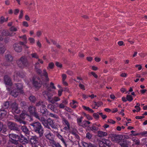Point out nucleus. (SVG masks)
<instances>
[{
  "mask_svg": "<svg viewBox=\"0 0 147 147\" xmlns=\"http://www.w3.org/2000/svg\"><path fill=\"white\" fill-rule=\"evenodd\" d=\"M30 100L32 102H34L36 100L35 97L33 96H30L29 97Z\"/></svg>",
  "mask_w": 147,
  "mask_h": 147,
  "instance_id": "obj_44",
  "label": "nucleus"
},
{
  "mask_svg": "<svg viewBox=\"0 0 147 147\" xmlns=\"http://www.w3.org/2000/svg\"><path fill=\"white\" fill-rule=\"evenodd\" d=\"M79 87L82 89L83 90H85L84 86L81 84L80 83L79 85Z\"/></svg>",
  "mask_w": 147,
  "mask_h": 147,
  "instance_id": "obj_57",
  "label": "nucleus"
},
{
  "mask_svg": "<svg viewBox=\"0 0 147 147\" xmlns=\"http://www.w3.org/2000/svg\"><path fill=\"white\" fill-rule=\"evenodd\" d=\"M82 144L84 147H89V143L88 144L84 142H82Z\"/></svg>",
  "mask_w": 147,
  "mask_h": 147,
  "instance_id": "obj_41",
  "label": "nucleus"
},
{
  "mask_svg": "<svg viewBox=\"0 0 147 147\" xmlns=\"http://www.w3.org/2000/svg\"><path fill=\"white\" fill-rule=\"evenodd\" d=\"M82 115L88 120H91L92 119V117L88 114H86L85 113H83Z\"/></svg>",
  "mask_w": 147,
  "mask_h": 147,
  "instance_id": "obj_29",
  "label": "nucleus"
},
{
  "mask_svg": "<svg viewBox=\"0 0 147 147\" xmlns=\"http://www.w3.org/2000/svg\"><path fill=\"white\" fill-rule=\"evenodd\" d=\"M9 137L10 141L12 143L16 144L18 143V141L19 138L18 135L14 134H9Z\"/></svg>",
  "mask_w": 147,
  "mask_h": 147,
  "instance_id": "obj_7",
  "label": "nucleus"
},
{
  "mask_svg": "<svg viewBox=\"0 0 147 147\" xmlns=\"http://www.w3.org/2000/svg\"><path fill=\"white\" fill-rule=\"evenodd\" d=\"M3 105L5 109L7 108L9 106V103L8 102H6L4 103Z\"/></svg>",
  "mask_w": 147,
  "mask_h": 147,
  "instance_id": "obj_49",
  "label": "nucleus"
},
{
  "mask_svg": "<svg viewBox=\"0 0 147 147\" xmlns=\"http://www.w3.org/2000/svg\"><path fill=\"white\" fill-rule=\"evenodd\" d=\"M63 91L62 89H60L58 91V95L59 96H61L62 95V93Z\"/></svg>",
  "mask_w": 147,
  "mask_h": 147,
  "instance_id": "obj_55",
  "label": "nucleus"
},
{
  "mask_svg": "<svg viewBox=\"0 0 147 147\" xmlns=\"http://www.w3.org/2000/svg\"><path fill=\"white\" fill-rule=\"evenodd\" d=\"M90 129L91 131H95L98 130V128L97 127L92 126L90 127Z\"/></svg>",
  "mask_w": 147,
  "mask_h": 147,
  "instance_id": "obj_35",
  "label": "nucleus"
},
{
  "mask_svg": "<svg viewBox=\"0 0 147 147\" xmlns=\"http://www.w3.org/2000/svg\"><path fill=\"white\" fill-rule=\"evenodd\" d=\"M7 114L6 111L4 110H1L0 111V119H2L6 117Z\"/></svg>",
  "mask_w": 147,
  "mask_h": 147,
  "instance_id": "obj_19",
  "label": "nucleus"
},
{
  "mask_svg": "<svg viewBox=\"0 0 147 147\" xmlns=\"http://www.w3.org/2000/svg\"><path fill=\"white\" fill-rule=\"evenodd\" d=\"M33 127L35 132L38 133L40 136H42L43 134V130L41 124L38 122L30 124Z\"/></svg>",
  "mask_w": 147,
  "mask_h": 147,
  "instance_id": "obj_4",
  "label": "nucleus"
},
{
  "mask_svg": "<svg viewBox=\"0 0 147 147\" xmlns=\"http://www.w3.org/2000/svg\"><path fill=\"white\" fill-rule=\"evenodd\" d=\"M92 137V135L91 134L89 133H88L86 134V137L88 139H90Z\"/></svg>",
  "mask_w": 147,
  "mask_h": 147,
  "instance_id": "obj_53",
  "label": "nucleus"
},
{
  "mask_svg": "<svg viewBox=\"0 0 147 147\" xmlns=\"http://www.w3.org/2000/svg\"><path fill=\"white\" fill-rule=\"evenodd\" d=\"M7 125L9 128L11 130L14 129L15 127V124L10 122L8 123Z\"/></svg>",
  "mask_w": 147,
  "mask_h": 147,
  "instance_id": "obj_24",
  "label": "nucleus"
},
{
  "mask_svg": "<svg viewBox=\"0 0 147 147\" xmlns=\"http://www.w3.org/2000/svg\"><path fill=\"white\" fill-rule=\"evenodd\" d=\"M65 109L68 112H70L71 111V109L68 107H65Z\"/></svg>",
  "mask_w": 147,
  "mask_h": 147,
  "instance_id": "obj_60",
  "label": "nucleus"
},
{
  "mask_svg": "<svg viewBox=\"0 0 147 147\" xmlns=\"http://www.w3.org/2000/svg\"><path fill=\"white\" fill-rule=\"evenodd\" d=\"M102 104V103L101 102H95L92 105V107L93 109H97Z\"/></svg>",
  "mask_w": 147,
  "mask_h": 147,
  "instance_id": "obj_17",
  "label": "nucleus"
},
{
  "mask_svg": "<svg viewBox=\"0 0 147 147\" xmlns=\"http://www.w3.org/2000/svg\"><path fill=\"white\" fill-rule=\"evenodd\" d=\"M119 138V136L115 134L112 135L111 136V140L114 142H117Z\"/></svg>",
  "mask_w": 147,
  "mask_h": 147,
  "instance_id": "obj_20",
  "label": "nucleus"
},
{
  "mask_svg": "<svg viewBox=\"0 0 147 147\" xmlns=\"http://www.w3.org/2000/svg\"><path fill=\"white\" fill-rule=\"evenodd\" d=\"M14 89L11 91V94L14 97H17L19 93H22L23 85L22 84L18 83L14 86Z\"/></svg>",
  "mask_w": 147,
  "mask_h": 147,
  "instance_id": "obj_3",
  "label": "nucleus"
},
{
  "mask_svg": "<svg viewBox=\"0 0 147 147\" xmlns=\"http://www.w3.org/2000/svg\"><path fill=\"white\" fill-rule=\"evenodd\" d=\"M83 117H78L77 118V122L78 124L80 126L81 125L82 122Z\"/></svg>",
  "mask_w": 147,
  "mask_h": 147,
  "instance_id": "obj_28",
  "label": "nucleus"
},
{
  "mask_svg": "<svg viewBox=\"0 0 147 147\" xmlns=\"http://www.w3.org/2000/svg\"><path fill=\"white\" fill-rule=\"evenodd\" d=\"M82 107L84 109L92 113L94 112V111L92 109L88 107L83 105L82 106Z\"/></svg>",
  "mask_w": 147,
  "mask_h": 147,
  "instance_id": "obj_25",
  "label": "nucleus"
},
{
  "mask_svg": "<svg viewBox=\"0 0 147 147\" xmlns=\"http://www.w3.org/2000/svg\"><path fill=\"white\" fill-rule=\"evenodd\" d=\"M53 146V147H61L59 144L56 143L54 141H52Z\"/></svg>",
  "mask_w": 147,
  "mask_h": 147,
  "instance_id": "obj_31",
  "label": "nucleus"
},
{
  "mask_svg": "<svg viewBox=\"0 0 147 147\" xmlns=\"http://www.w3.org/2000/svg\"><path fill=\"white\" fill-rule=\"evenodd\" d=\"M11 107L12 112L13 113H18L20 112V110L18 107V105L16 102L12 104Z\"/></svg>",
  "mask_w": 147,
  "mask_h": 147,
  "instance_id": "obj_10",
  "label": "nucleus"
},
{
  "mask_svg": "<svg viewBox=\"0 0 147 147\" xmlns=\"http://www.w3.org/2000/svg\"><path fill=\"white\" fill-rule=\"evenodd\" d=\"M4 81L6 85V86L7 90L8 91H10V90L9 88V87H10L11 88V86L12 84V83L11 79L8 76H6L4 77Z\"/></svg>",
  "mask_w": 147,
  "mask_h": 147,
  "instance_id": "obj_8",
  "label": "nucleus"
},
{
  "mask_svg": "<svg viewBox=\"0 0 147 147\" xmlns=\"http://www.w3.org/2000/svg\"><path fill=\"white\" fill-rule=\"evenodd\" d=\"M23 14V11L22 10H21L20 11V14L19 16V19H21L22 18Z\"/></svg>",
  "mask_w": 147,
  "mask_h": 147,
  "instance_id": "obj_52",
  "label": "nucleus"
},
{
  "mask_svg": "<svg viewBox=\"0 0 147 147\" xmlns=\"http://www.w3.org/2000/svg\"><path fill=\"white\" fill-rule=\"evenodd\" d=\"M5 58L7 60L9 61H11L13 60V57L10 55H7L5 56Z\"/></svg>",
  "mask_w": 147,
  "mask_h": 147,
  "instance_id": "obj_32",
  "label": "nucleus"
},
{
  "mask_svg": "<svg viewBox=\"0 0 147 147\" xmlns=\"http://www.w3.org/2000/svg\"><path fill=\"white\" fill-rule=\"evenodd\" d=\"M21 138H22V139L24 140V142L23 143L24 144H25L26 143H28V140L26 138H25L23 136H21Z\"/></svg>",
  "mask_w": 147,
  "mask_h": 147,
  "instance_id": "obj_36",
  "label": "nucleus"
},
{
  "mask_svg": "<svg viewBox=\"0 0 147 147\" xmlns=\"http://www.w3.org/2000/svg\"><path fill=\"white\" fill-rule=\"evenodd\" d=\"M8 18H7L6 20L4 17H2L0 18V22L1 23H3L4 22L6 21L7 20Z\"/></svg>",
  "mask_w": 147,
  "mask_h": 147,
  "instance_id": "obj_45",
  "label": "nucleus"
},
{
  "mask_svg": "<svg viewBox=\"0 0 147 147\" xmlns=\"http://www.w3.org/2000/svg\"><path fill=\"white\" fill-rule=\"evenodd\" d=\"M28 41L31 44H33L35 43V40L32 37H30L28 39Z\"/></svg>",
  "mask_w": 147,
  "mask_h": 147,
  "instance_id": "obj_34",
  "label": "nucleus"
},
{
  "mask_svg": "<svg viewBox=\"0 0 147 147\" xmlns=\"http://www.w3.org/2000/svg\"><path fill=\"white\" fill-rule=\"evenodd\" d=\"M93 116L95 119H98L99 117L98 113H94L93 114Z\"/></svg>",
  "mask_w": 147,
  "mask_h": 147,
  "instance_id": "obj_43",
  "label": "nucleus"
},
{
  "mask_svg": "<svg viewBox=\"0 0 147 147\" xmlns=\"http://www.w3.org/2000/svg\"><path fill=\"white\" fill-rule=\"evenodd\" d=\"M91 69L93 70L96 71L98 70V68L97 67L94 66H91Z\"/></svg>",
  "mask_w": 147,
  "mask_h": 147,
  "instance_id": "obj_61",
  "label": "nucleus"
},
{
  "mask_svg": "<svg viewBox=\"0 0 147 147\" xmlns=\"http://www.w3.org/2000/svg\"><path fill=\"white\" fill-rule=\"evenodd\" d=\"M22 25L26 27H28L29 26L28 22L25 21L23 22Z\"/></svg>",
  "mask_w": 147,
  "mask_h": 147,
  "instance_id": "obj_48",
  "label": "nucleus"
},
{
  "mask_svg": "<svg viewBox=\"0 0 147 147\" xmlns=\"http://www.w3.org/2000/svg\"><path fill=\"white\" fill-rule=\"evenodd\" d=\"M43 73L42 74V75L45 76L46 78H47V80L48 81V74L47 72L46 71V70L44 69L43 70Z\"/></svg>",
  "mask_w": 147,
  "mask_h": 147,
  "instance_id": "obj_39",
  "label": "nucleus"
},
{
  "mask_svg": "<svg viewBox=\"0 0 147 147\" xmlns=\"http://www.w3.org/2000/svg\"><path fill=\"white\" fill-rule=\"evenodd\" d=\"M54 66V64L52 63H51L49 64V67H47L48 69L49 68L52 69L53 67Z\"/></svg>",
  "mask_w": 147,
  "mask_h": 147,
  "instance_id": "obj_51",
  "label": "nucleus"
},
{
  "mask_svg": "<svg viewBox=\"0 0 147 147\" xmlns=\"http://www.w3.org/2000/svg\"><path fill=\"white\" fill-rule=\"evenodd\" d=\"M5 49L3 45L0 44V53H3L5 51Z\"/></svg>",
  "mask_w": 147,
  "mask_h": 147,
  "instance_id": "obj_30",
  "label": "nucleus"
},
{
  "mask_svg": "<svg viewBox=\"0 0 147 147\" xmlns=\"http://www.w3.org/2000/svg\"><path fill=\"white\" fill-rule=\"evenodd\" d=\"M45 136L46 138L51 141V143L53 145V142H52V141H53V136L51 132H49L48 133H45Z\"/></svg>",
  "mask_w": 147,
  "mask_h": 147,
  "instance_id": "obj_15",
  "label": "nucleus"
},
{
  "mask_svg": "<svg viewBox=\"0 0 147 147\" xmlns=\"http://www.w3.org/2000/svg\"><path fill=\"white\" fill-rule=\"evenodd\" d=\"M135 67H138V69L139 70H141L142 69V66L140 65H135Z\"/></svg>",
  "mask_w": 147,
  "mask_h": 147,
  "instance_id": "obj_59",
  "label": "nucleus"
},
{
  "mask_svg": "<svg viewBox=\"0 0 147 147\" xmlns=\"http://www.w3.org/2000/svg\"><path fill=\"white\" fill-rule=\"evenodd\" d=\"M132 140L135 142V144H138L140 143L139 140L136 138H133Z\"/></svg>",
  "mask_w": 147,
  "mask_h": 147,
  "instance_id": "obj_38",
  "label": "nucleus"
},
{
  "mask_svg": "<svg viewBox=\"0 0 147 147\" xmlns=\"http://www.w3.org/2000/svg\"><path fill=\"white\" fill-rule=\"evenodd\" d=\"M57 136L59 138V139H60L61 140L62 142L63 143L65 144V141H64V140L63 139L62 136H61V135H60L59 134H58L57 135Z\"/></svg>",
  "mask_w": 147,
  "mask_h": 147,
  "instance_id": "obj_42",
  "label": "nucleus"
},
{
  "mask_svg": "<svg viewBox=\"0 0 147 147\" xmlns=\"http://www.w3.org/2000/svg\"><path fill=\"white\" fill-rule=\"evenodd\" d=\"M21 128L22 131L25 134H29V131L26 126H22Z\"/></svg>",
  "mask_w": 147,
  "mask_h": 147,
  "instance_id": "obj_26",
  "label": "nucleus"
},
{
  "mask_svg": "<svg viewBox=\"0 0 147 147\" xmlns=\"http://www.w3.org/2000/svg\"><path fill=\"white\" fill-rule=\"evenodd\" d=\"M30 142L31 144H33L37 143L38 141L35 137L33 136L30 139Z\"/></svg>",
  "mask_w": 147,
  "mask_h": 147,
  "instance_id": "obj_23",
  "label": "nucleus"
},
{
  "mask_svg": "<svg viewBox=\"0 0 147 147\" xmlns=\"http://www.w3.org/2000/svg\"><path fill=\"white\" fill-rule=\"evenodd\" d=\"M31 56L32 57L36 58H38V55L36 53H34L31 54Z\"/></svg>",
  "mask_w": 147,
  "mask_h": 147,
  "instance_id": "obj_54",
  "label": "nucleus"
},
{
  "mask_svg": "<svg viewBox=\"0 0 147 147\" xmlns=\"http://www.w3.org/2000/svg\"><path fill=\"white\" fill-rule=\"evenodd\" d=\"M32 116H34L36 118H38V115L36 112V109L34 107L30 106L28 108V111L24 110L23 112L20 115V117L23 119L26 118L27 120L30 121L33 119Z\"/></svg>",
  "mask_w": 147,
  "mask_h": 147,
  "instance_id": "obj_1",
  "label": "nucleus"
},
{
  "mask_svg": "<svg viewBox=\"0 0 147 147\" xmlns=\"http://www.w3.org/2000/svg\"><path fill=\"white\" fill-rule=\"evenodd\" d=\"M63 124L65 126L64 127V129L66 130H69L70 128L69 124L68 122L65 119H63Z\"/></svg>",
  "mask_w": 147,
  "mask_h": 147,
  "instance_id": "obj_13",
  "label": "nucleus"
},
{
  "mask_svg": "<svg viewBox=\"0 0 147 147\" xmlns=\"http://www.w3.org/2000/svg\"><path fill=\"white\" fill-rule=\"evenodd\" d=\"M47 121L48 124H49L50 125H52V124L53 123V121L50 118L47 119Z\"/></svg>",
  "mask_w": 147,
  "mask_h": 147,
  "instance_id": "obj_46",
  "label": "nucleus"
},
{
  "mask_svg": "<svg viewBox=\"0 0 147 147\" xmlns=\"http://www.w3.org/2000/svg\"><path fill=\"white\" fill-rule=\"evenodd\" d=\"M18 65L22 68L26 67L28 65L27 59L24 57H22L17 61Z\"/></svg>",
  "mask_w": 147,
  "mask_h": 147,
  "instance_id": "obj_6",
  "label": "nucleus"
},
{
  "mask_svg": "<svg viewBox=\"0 0 147 147\" xmlns=\"http://www.w3.org/2000/svg\"><path fill=\"white\" fill-rule=\"evenodd\" d=\"M19 29L18 28H16L14 26L11 27L10 29V31L9 32L8 31H5L1 33L0 34V41L2 40L4 38H5V36H13L15 34V33H13L12 31H16Z\"/></svg>",
  "mask_w": 147,
  "mask_h": 147,
  "instance_id": "obj_5",
  "label": "nucleus"
},
{
  "mask_svg": "<svg viewBox=\"0 0 147 147\" xmlns=\"http://www.w3.org/2000/svg\"><path fill=\"white\" fill-rule=\"evenodd\" d=\"M103 142H104L105 144L107 145H110L111 144V142L108 140H104Z\"/></svg>",
  "mask_w": 147,
  "mask_h": 147,
  "instance_id": "obj_40",
  "label": "nucleus"
},
{
  "mask_svg": "<svg viewBox=\"0 0 147 147\" xmlns=\"http://www.w3.org/2000/svg\"><path fill=\"white\" fill-rule=\"evenodd\" d=\"M107 134L106 132H104L101 131H99L98 132V136L100 137L107 136Z\"/></svg>",
  "mask_w": 147,
  "mask_h": 147,
  "instance_id": "obj_22",
  "label": "nucleus"
},
{
  "mask_svg": "<svg viewBox=\"0 0 147 147\" xmlns=\"http://www.w3.org/2000/svg\"><path fill=\"white\" fill-rule=\"evenodd\" d=\"M59 107L60 108H64L65 107V105L63 104V103H61L59 105Z\"/></svg>",
  "mask_w": 147,
  "mask_h": 147,
  "instance_id": "obj_62",
  "label": "nucleus"
},
{
  "mask_svg": "<svg viewBox=\"0 0 147 147\" xmlns=\"http://www.w3.org/2000/svg\"><path fill=\"white\" fill-rule=\"evenodd\" d=\"M48 108L50 109L51 111L56 113H58L59 110L55 107L54 106L51 104H49L47 106Z\"/></svg>",
  "mask_w": 147,
  "mask_h": 147,
  "instance_id": "obj_16",
  "label": "nucleus"
},
{
  "mask_svg": "<svg viewBox=\"0 0 147 147\" xmlns=\"http://www.w3.org/2000/svg\"><path fill=\"white\" fill-rule=\"evenodd\" d=\"M21 74L19 72H15L14 75V79L16 80L20 78H22Z\"/></svg>",
  "mask_w": 147,
  "mask_h": 147,
  "instance_id": "obj_18",
  "label": "nucleus"
},
{
  "mask_svg": "<svg viewBox=\"0 0 147 147\" xmlns=\"http://www.w3.org/2000/svg\"><path fill=\"white\" fill-rule=\"evenodd\" d=\"M71 106L73 108H75L78 106V102L75 101L73 100L72 102L70 103Z\"/></svg>",
  "mask_w": 147,
  "mask_h": 147,
  "instance_id": "obj_21",
  "label": "nucleus"
},
{
  "mask_svg": "<svg viewBox=\"0 0 147 147\" xmlns=\"http://www.w3.org/2000/svg\"><path fill=\"white\" fill-rule=\"evenodd\" d=\"M107 122L108 123L112 124H114L115 123V121L111 119H109L108 120Z\"/></svg>",
  "mask_w": 147,
  "mask_h": 147,
  "instance_id": "obj_50",
  "label": "nucleus"
},
{
  "mask_svg": "<svg viewBox=\"0 0 147 147\" xmlns=\"http://www.w3.org/2000/svg\"><path fill=\"white\" fill-rule=\"evenodd\" d=\"M62 80L64 81L67 78V76L66 74H63L62 75Z\"/></svg>",
  "mask_w": 147,
  "mask_h": 147,
  "instance_id": "obj_58",
  "label": "nucleus"
},
{
  "mask_svg": "<svg viewBox=\"0 0 147 147\" xmlns=\"http://www.w3.org/2000/svg\"><path fill=\"white\" fill-rule=\"evenodd\" d=\"M14 49L15 51L17 52H20L22 50V47L19 46V44H15L13 46Z\"/></svg>",
  "mask_w": 147,
  "mask_h": 147,
  "instance_id": "obj_14",
  "label": "nucleus"
},
{
  "mask_svg": "<svg viewBox=\"0 0 147 147\" xmlns=\"http://www.w3.org/2000/svg\"><path fill=\"white\" fill-rule=\"evenodd\" d=\"M86 121H84L81 124V126H82V127H86L87 126V123H86Z\"/></svg>",
  "mask_w": 147,
  "mask_h": 147,
  "instance_id": "obj_47",
  "label": "nucleus"
},
{
  "mask_svg": "<svg viewBox=\"0 0 147 147\" xmlns=\"http://www.w3.org/2000/svg\"><path fill=\"white\" fill-rule=\"evenodd\" d=\"M66 73L67 74H68L70 75H71V76L73 74V72L71 71H69V70L67 71L66 72Z\"/></svg>",
  "mask_w": 147,
  "mask_h": 147,
  "instance_id": "obj_64",
  "label": "nucleus"
},
{
  "mask_svg": "<svg viewBox=\"0 0 147 147\" xmlns=\"http://www.w3.org/2000/svg\"><path fill=\"white\" fill-rule=\"evenodd\" d=\"M41 105L40 111L41 113L43 114H46L47 113V109L45 108V106L43 105V102L40 101L36 104V106H38Z\"/></svg>",
  "mask_w": 147,
  "mask_h": 147,
  "instance_id": "obj_9",
  "label": "nucleus"
},
{
  "mask_svg": "<svg viewBox=\"0 0 147 147\" xmlns=\"http://www.w3.org/2000/svg\"><path fill=\"white\" fill-rule=\"evenodd\" d=\"M126 99L129 102H131L133 100L132 96L129 95H128L126 96Z\"/></svg>",
  "mask_w": 147,
  "mask_h": 147,
  "instance_id": "obj_33",
  "label": "nucleus"
},
{
  "mask_svg": "<svg viewBox=\"0 0 147 147\" xmlns=\"http://www.w3.org/2000/svg\"><path fill=\"white\" fill-rule=\"evenodd\" d=\"M135 108L136 109V110L137 112H139L140 110V108L138 106H135Z\"/></svg>",
  "mask_w": 147,
  "mask_h": 147,
  "instance_id": "obj_63",
  "label": "nucleus"
},
{
  "mask_svg": "<svg viewBox=\"0 0 147 147\" xmlns=\"http://www.w3.org/2000/svg\"><path fill=\"white\" fill-rule=\"evenodd\" d=\"M119 144L121 147H128L130 145L131 143L127 141H123L120 142Z\"/></svg>",
  "mask_w": 147,
  "mask_h": 147,
  "instance_id": "obj_11",
  "label": "nucleus"
},
{
  "mask_svg": "<svg viewBox=\"0 0 147 147\" xmlns=\"http://www.w3.org/2000/svg\"><path fill=\"white\" fill-rule=\"evenodd\" d=\"M32 83L35 88L36 89H38L41 86V84L39 80L38 79L37 81H35L34 80H33L32 81H31Z\"/></svg>",
  "mask_w": 147,
  "mask_h": 147,
  "instance_id": "obj_12",
  "label": "nucleus"
},
{
  "mask_svg": "<svg viewBox=\"0 0 147 147\" xmlns=\"http://www.w3.org/2000/svg\"><path fill=\"white\" fill-rule=\"evenodd\" d=\"M42 123L45 127L47 128H50L49 127L48 124L47 120H43Z\"/></svg>",
  "mask_w": 147,
  "mask_h": 147,
  "instance_id": "obj_27",
  "label": "nucleus"
},
{
  "mask_svg": "<svg viewBox=\"0 0 147 147\" xmlns=\"http://www.w3.org/2000/svg\"><path fill=\"white\" fill-rule=\"evenodd\" d=\"M55 65L57 66L59 68H61L62 66V64L58 62H56Z\"/></svg>",
  "mask_w": 147,
  "mask_h": 147,
  "instance_id": "obj_56",
  "label": "nucleus"
},
{
  "mask_svg": "<svg viewBox=\"0 0 147 147\" xmlns=\"http://www.w3.org/2000/svg\"><path fill=\"white\" fill-rule=\"evenodd\" d=\"M19 37L20 38H22L23 40L25 41V43H27V38L26 35H24L22 36H20Z\"/></svg>",
  "mask_w": 147,
  "mask_h": 147,
  "instance_id": "obj_37",
  "label": "nucleus"
},
{
  "mask_svg": "<svg viewBox=\"0 0 147 147\" xmlns=\"http://www.w3.org/2000/svg\"><path fill=\"white\" fill-rule=\"evenodd\" d=\"M51 88L53 89H56L55 87L54 86V84L51 82L50 83V87L48 88V91H45L43 92V94L45 97L47 96L48 101L52 104H54L55 102L59 101L60 98L58 97H55L53 98H52L53 95H51L49 91H51V90L50 89Z\"/></svg>",
  "mask_w": 147,
  "mask_h": 147,
  "instance_id": "obj_2",
  "label": "nucleus"
}]
</instances>
